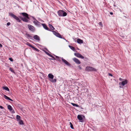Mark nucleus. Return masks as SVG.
Returning a JSON list of instances; mask_svg holds the SVG:
<instances>
[{
	"label": "nucleus",
	"instance_id": "2eb2a0df",
	"mask_svg": "<svg viewBox=\"0 0 131 131\" xmlns=\"http://www.w3.org/2000/svg\"><path fill=\"white\" fill-rule=\"evenodd\" d=\"M20 18H21V19L24 21L25 22H27L28 21V19H27L25 17H24L23 18L22 17H20Z\"/></svg>",
	"mask_w": 131,
	"mask_h": 131
},
{
	"label": "nucleus",
	"instance_id": "a18cd8bd",
	"mask_svg": "<svg viewBox=\"0 0 131 131\" xmlns=\"http://www.w3.org/2000/svg\"><path fill=\"white\" fill-rule=\"evenodd\" d=\"M2 47V45L0 43V47Z\"/></svg>",
	"mask_w": 131,
	"mask_h": 131
},
{
	"label": "nucleus",
	"instance_id": "09e8293b",
	"mask_svg": "<svg viewBox=\"0 0 131 131\" xmlns=\"http://www.w3.org/2000/svg\"><path fill=\"white\" fill-rule=\"evenodd\" d=\"M121 83L120 82V83H119V84L120 85Z\"/></svg>",
	"mask_w": 131,
	"mask_h": 131
},
{
	"label": "nucleus",
	"instance_id": "79ce46f5",
	"mask_svg": "<svg viewBox=\"0 0 131 131\" xmlns=\"http://www.w3.org/2000/svg\"><path fill=\"white\" fill-rule=\"evenodd\" d=\"M9 100L11 101H13V100H12V99H10V98H9Z\"/></svg>",
	"mask_w": 131,
	"mask_h": 131
},
{
	"label": "nucleus",
	"instance_id": "6e6552de",
	"mask_svg": "<svg viewBox=\"0 0 131 131\" xmlns=\"http://www.w3.org/2000/svg\"><path fill=\"white\" fill-rule=\"evenodd\" d=\"M33 22L35 24L39 26H40L42 24L37 20L34 21Z\"/></svg>",
	"mask_w": 131,
	"mask_h": 131
},
{
	"label": "nucleus",
	"instance_id": "58836bf2",
	"mask_svg": "<svg viewBox=\"0 0 131 131\" xmlns=\"http://www.w3.org/2000/svg\"><path fill=\"white\" fill-rule=\"evenodd\" d=\"M109 75L110 76H112L113 75H112V74H110V73H109Z\"/></svg>",
	"mask_w": 131,
	"mask_h": 131
},
{
	"label": "nucleus",
	"instance_id": "c756f323",
	"mask_svg": "<svg viewBox=\"0 0 131 131\" xmlns=\"http://www.w3.org/2000/svg\"><path fill=\"white\" fill-rule=\"evenodd\" d=\"M9 70L11 71L12 72H13L14 73H15L14 71V70L12 69V68H10L9 69Z\"/></svg>",
	"mask_w": 131,
	"mask_h": 131
},
{
	"label": "nucleus",
	"instance_id": "9b49d317",
	"mask_svg": "<svg viewBox=\"0 0 131 131\" xmlns=\"http://www.w3.org/2000/svg\"><path fill=\"white\" fill-rule=\"evenodd\" d=\"M41 25L43 26V27L46 30L50 31L51 30L48 28L47 26L45 24H42Z\"/></svg>",
	"mask_w": 131,
	"mask_h": 131
},
{
	"label": "nucleus",
	"instance_id": "aec40b11",
	"mask_svg": "<svg viewBox=\"0 0 131 131\" xmlns=\"http://www.w3.org/2000/svg\"><path fill=\"white\" fill-rule=\"evenodd\" d=\"M49 26L50 28L52 30H53L54 29V28L53 26L51 24H49Z\"/></svg>",
	"mask_w": 131,
	"mask_h": 131
},
{
	"label": "nucleus",
	"instance_id": "4be33fe9",
	"mask_svg": "<svg viewBox=\"0 0 131 131\" xmlns=\"http://www.w3.org/2000/svg\"><path fill=\"white\" fill-rule=\"evenodd\" d=\"M54 56L56 57V58H57V60H58L59 61H60V62L61 61V59H61V57H59L58 56H56L55 55H54Z\"/></svg>",
	"mask_w": 131,
	"mask_h": 131
},
{
	"label": "nucleus",
	"instance_id": "20e7f679",
	"mask_svg": "<svg viewBox=\"0 0 131 131\" xmlns=\"http://www.w3.org/2000/svg\"><path fill=\"white\" fill-rule=\"evenodd\" d=\"M28 27L29 30L30 31H35V28L33 26L29 24L28 25Z\"/></svg>",
	"mask_w": 131,
	"mask_h": 131
},
{
	"label": "nucleus",
	"instance_id": "39448f33",
	"mask_svg": "<svg viewBox=\"0 0 131 131\" xmlns=\"http://www.w3.org/2000/svg\"><path fill=\"white\" fill-rule=\"evenodd\" d=\"M53 32L54 34L57 37L60 38H62L61 35L59 33L57 32L54 31H53Z\"/></svg>",
	"mask_w": 131,
	"mask_h": 131
},
{
	"label": "nucleus",
	"instance_id": "7c9ffc66",
	"mask_svg": "<svg viewBox=\"0 0 131 131\" xmlns=\"http://www.w3.org/2000/svg\"><path fill=\"white\" fill-rule=\"evenodd\" d=\"M32 48L34 50H35L37 51H38L39 50L38 49L35 47H34L33 46V47H32Z\"/></svg>",
	"mask_w": 131,
	"mask_h": 131
},
{
	"label": "nucleus",
	"instance_id": "473e14b6",
	"mask_svg": "<svg viewBox=\"0 0 131 131\" xmlns=\"http://www.w3.org/2000/svg\"><path fill=\"white\" fill-rule=\"evenodd\" d=\"M9 60L11 61L12 62L13 61V59L11 58H9Z\"/></svg>",
	"mask_w": 131,
	"mask_h": 131
},
{
	"label": "nucleus",
	"instance_id": "f257e3e1",
	"mask_svg": "<svg viewBox=\"0 0 131 131\" xmlns=\"http://www.w3.org/2000/svg\"><path fill=\"white\" fill-rule=\"evenodd\" d=\"M58 15L59 16H65L67 15V13L63 10H59L58 12Z\"/></svg>",
	"mask_w": 131,
	"mask_h": 131
},
{
	"label": "nucleus",
	"instance_id": "a878e982",
	"mask_svg": "<svg viewBox=\"0 0 131 131\" xmlns=\"http://www.w3.org/2000/svg\"><path fill=\"white\" fill-rule=\"evenodd\" d=\"M71 104L73 106H76V107H79V105H78L77 104H75L74 103H71Z\"/></svg>",
	"mask_w": 131,
	"mask_h": 131
},
{
	"label": "nucleus",
	"instance_id": "a19ab883",
	"mask_svg": "<svg viewBox=\"0 0 131 131\" xmlns=\"http://www.w3.org/2000/svg\"><path fill=\"white\" fill-rule=\"evenodd\" d=\"M78 67L80 69H82V68L80 67V66H79Z\"/></svg>",
	"mask_w": 131,
	"mask_h": 131
},
{
	"label": "nucleus",
	"instance_id": "c9c22d12",
	"mask_svg": "<svg viewBox=\"0 0 131 131\" xmlns=\"http://www.w3.org/2000/svg\"><path fill=\"white\" fill-rule=\"evenodd\" d=\"M99 24L100 26H101V25H102L101 22H100L99 23Z\"/></svg>",
	"mask_w": 131,
	"mask_h": 131
},
{
	"label": "nucleus",
	"instance_id": "393cba45",
	"mask_svg": "<svg viewBox=\"0 0 131 131\" xmlns=\"http://www.w3.org/2000/svg\"><path fill=\"white\" fill-rule=\"evenodd\" d=\"M69 47L71 50H72L73 51H75V49L73 47L70 45L69 46Z\"/></svg>",
	"mask_w": 131,
	"mask_h": 131
},
{
	"label": "nucleus",
	"instance_id": "c85d7f7f",
	"mask_svg": "<svg viewBox=\"0 0 131 131\" xmlns=\"http://www.w3.org/2000/svg\"><path fill=\"white\" fill-rule=\"evenodd\" d=\"M19 121V123L20 125H23V121L21 120H20Z\"/></svg>",
	"mask_w": 131,
	"mask_h": 131
},
{
	"label": "nucleus",
	"instance_id": "7ed1b4c3",
	"mask_svg": "<svg viewBox=\"0 0 131 131\" xmlns=\"http://www.w3.org/2000/svg\"><path fill=\"white\" fill-rule=\"evenodd\" d=\"M9 15L11 16V17H13L14 19H16L17 21L20 22V20L19 18L17 17L16 15H14L13 13H9Z\"/></svg>",
	"mask_w": 131,
	"mask_h": 131
},
{
	"label": "nucleus",
	"instance_id": "49530a36",
	"mask_svg": "<svg viewBox=\"0 0 131 131\" xmlns=\"http://www.w3.org/2000/svg\"><path fill=\"white\" fill-rule=\"evenodd\" d=\"M32 18L34 19L35 20H36L35 18L34 17H32Z\"/></svg>",
	"mask_w": 131,
	"mask_h": 131
},
{
	"label": "nucleus",
	"instance_id": "423d86ee",
	"mask_svg": "<svg viewBox=\"0 0 131 131\" xmlns=\"http://www.w3.org/2000/svg\"><path fill=\"white\" fill-rule=\"evenodd\" d=\"M74 54L75 56L78 58H80L82 59H83L84 58V57L82 56L79 53H75Z\"/></svg>",
	"mask_w": 131,
	"mask_h": 131
},
{
	"label": "nucleus",
	"instance_id": "b1692460",
	"mask_svg": "<svg viewBox=\"0 0 131 131\" xmlns=\"http://www.w3.org/2000/svg\"><path fill=\"white\" fill-rule=\"evenodd\" d=\"M16 118L17 119L18 121H19L20 120V116L18 115H17L16 116Z\"/></svg>",
	"mask_w": 131,
	"mask_h": 131
},
{
	"label": "nucleus",
	"instance_id": "ea45409f",
	"mask_svg": "<svg viewBox=\"0 0 131 131\" xmlns=\"http://www.w3.org/2000/svg\"><path fill=\"white\" fill-rule=\"evenodd\" d=\"M0 108L1 109L3 108V107L1 105H0Z\"/></svg>",
	"mask_w": 131,
	"mask_h": 131
},
{
	"label": "nucleus",
	"instance_id": "9d476101",
	"mask_svg": "<svg viewBox=\"0 0 131 131\" xmlns=\"http://www.w3.org/2000/svg\"><path fill=\"white\" fill-rule=\"evenodd\" d=\"M82 116H84L81 115H78L77 116L78 118L80 121V122H82L83 121Z\"/></svg>",
	"mask_w": 131,
	"mask_h": 131
},
{
	"label": "nucleus",
	"instance_id": "0eeeda50",
	"mask_svg": "<svg viewBox=\"0 0 131 131\" xmlns=\"http://www.w3.org/2000/svg\"><path fill=\"white\" fill-rule=\"evenodd\" d=\"M61 59L62 62L66 65L69 66L70 64L66 60L64 59L63 58H61Z\"/></svg>",
	"mask_w": 131,
	"mask_h": 131
},
{
	"label": "nucleus",
	"instance_id": "412c9836",
	"mask_svg": "<svg viewBox=\"0 0 131 131\" xmlns=\"http://www.w3.org/2000/svg\"><path fill=\"white\" fill-rule=\"evenodd\" d=\"M50 81L54 83L56 82L57 81V80L56 79H53L52 80L49 79Z\"/></svg>",
	"mask_w": 131,
	"mask_h": 131
},
{
	"label": "nucleus",
	"instance_id": "72a5a7b5",
	"mask_svg": "<svg viewBox=\"0 0 131 131\" xmlns=\"http://www.w3.org/2000/svg\"><path fill=\"white\" fill-rule=\"evenodd\" d=\"M10 23H9V22H8V23H7V26H9V25H10Z\"/></svg>",
	"mask_w": 131,
	"mask_h": 131
},
{
	"label": "nucleus",
	"instance_id": "dca6fc26",
	"mask_svg": "<svg viewBox=\"0 0 131 131\" xmlns=\"http://www.w3.org/2000/svg\"><path fill=\"white\" fill-rule=\"evenodd\" d=\"M7 107L8 109L10 111L12 112L13 113L14 112V111L12 110V107L10 105H8L7 106Z\"/></svg>",
	"mask_w": 131,
	"mask_h": 131
},
{
	"label": "nucleus",
	"instance_id": "a211bd4d",
	"mask_svg": "<svg viewBox=\"0 0 131 131\" xmlns=\"http://www.w3.org/2000/svg\"><path fill=\"white\" fill-rule=\"evenodd\" d=\"M77 42L79 44H81L83 43V41L80 39H78L77 40Z\"/></svg>",
	"mask_w": 131,
	"mask_h": 131
},
{
	"label": "nucleus",
	"instance_id": "cd10ccee",
	"mask_svg": "<svg viewBox=\"0 0 131 131\" xmlns=\"http://www.w3.org/2000/svg\"><path fill=\"white\" fill-rule=\"evenodd\" d=\"M4 98L6 99L9 100V98L5 95H4Z\"/></svg>",
	"mask_w": 131,
	"mask_h": 131
},
{
	"label": "nucleus",
	"instance_id": "f704fd0d",
	"mask_svg": "<svg viewBox=\"0 0 131 131\" xmlns=\"http://www.w3.org/2000/svg\"><path fill=\"white\" fill-rule=\"evenodd\" d=\"M119 79L120 81H122L123 80V79L121 78H119Z\"/></svg>",
	"mask_w": 131,
	"mask_h": 131
},
{
	"label": "nucleus",
	"instance_id": "5701e85b",
	"mask_svg": "<svg viewBox=\"0 0 131 131\" xmlns=\"http://www.w3.org/2000/svg\"><path fill=\"white\" fill-rule=\"evenodd\" d=\"M3 88L5 90H6L8 91H9V89L7 87L3 86Z\"/></svg>",
	"mask_w": 131,
	"mask_h": 131
},
{
	"label": "nucleus",
	"instance_id": "6ab92c4d",
	"mask_svg": "<svg viewBox=\"0 0 131 131\" xmlns=\"http://www.w3.org/2000/svg\"><path fill=\"white\" fill-rule=\"evenodd\" d=\"M26 35L27 37L29 39H32V37L29 34H26Z\"/></svg>",
	"mask_w": 131,
	"mask_h": 131
},
{
	"label": "nucleus",
	"instance_id": "f8f14e48",
	"mask_svg": "<svg viewBox=\"0 0 131 131\" xmlns=\"http://www.w3.org/2000/svg\"><path fill=\"white\" fill-rule=\"evenodd\" d=\"M33 38L35 39L38 41H39L40 40L39 37L37 35H34L33 37Z\"/></svg>",
	"mask_w": 131,
	"mask_h": 131
},
{
	"label": "nucleus",
	"instance_id": "f3484780",
	"mask_svg": "<svg viewBox=\"0 0 131 131\" xmlns=\"http://www.w3.org/2000/svg\"><path fill=\"white\" fill-rule=\"evenodd\" d=\"M127 80H125L122 82L121 83V84L123 86H124V85L127 84Z\"/></svg>",
	"mask_w": 131,
	"mask_h": 131
},
{
	"label": "nucleus",
	"instance_id": "bb28decb",
	"mask_svg": "<svg viewBox=\"0 0 131 131\" xmlns=\"http://www.w3.org/2000/svg\"><path fill=\"white\" fill-rule=\"evenodd\" d=\"M26 44L28 46H29V47H30L31 48H32V47H33V46H32L31 45L29 42H27L26 43Z\"/></svg>",
	"mask_w": 131,
	"mask_h": 131
},
{
	"label": "nucleus",
	"instance_id": "de8ad7c7",
	"mask_svg": "<svg viewBox=\"0 0 131 131\" xmlns=\"http://www.w3.org/2000/svg\"><path fill=\"white\" fill-rule=\"evenodd\" d=\"M49 59L50 60H53V59L52 58H49Z\"/></svg>",
	"mask_w": 131,
	"mask_h": 131
},
{
	"label": "nucleus",
	"instance_id": "e433bc0d",
	"mask_svg": "<svg viewBox=\"0 0 131 131\" xmlns=\"http://www.w3.org/2000/svg\"><path fill=\"white\" fill-rule=\"evenodd\" d=\"M45 53H46V54H47L48 55H49V53H48V52H46Z\"/></svg>",
	"mask_w": 131,
	"mask_h": 131
},
{
	"label": "nucleus",
	"instance_id": "ddd939ff",
	"mask_svg": "<svg viewBox=\"0 0 131 131\" xmlns=\"http://www.w3.org/2000/svg\"><path fill=\"white\" fill-rule=\"evenodd\" d=\"M48 77L49 79H53L54 78V76L52 74L49 73L48 75Z\"/></svg>",
	"mask_w": 131,
	"mask_h": 131
},
{
	"label": "nucleus",
	"instance_id": "37998d69",
	"mask_svg": "<svg viewBox=\"0 0 131 131\" xmlns=\"http://www.w3.org/2000/svg\"><path fill=\"white\" fill-rule=\"evenodd\" d=\"M52 58H53V60H56V59L53 56L52 57Z\"/></svg>",
	"mask_w": 131,
	"mask_h": 131
},
{
	"label": "nucleus",
	"instance_id": "c03bdc74",
	"mask_svg": "<svg viewBox=\"0 0 131 131\" xmlns=\"http://www.w3.org/2000/svg\"><path fill=\"white\" fill-rule=\"evenodd\" d=\"M110 14H111V15H112L113 14V13L111 12L110 13Z\"/></svg>",
	"mask_w": 131,
	"mask_h": 131
},
{
	"label": "nucleus",
	"instance_id": "2f4dec72",
	"mask_svg": "<svg viewBox=\"0 0 131 131\" xmlns=\"http://www.w3.org/2000/svg\"><path fill=\"white\" fill-rule=\"evenodd\" d=\"M70 127L72 129H73L74 128L73 127V125H72V123L71 122H70Z\"/></svg>",
	"mask_w": 131,
	"mask_h": 131
},
{
	"label": "nucleus",
	"instance_id": "4c0bfd02",
	"mask_svg": "<svg viewBox=\"0 0 131 131\" xmlns=\"http://www.w3.org/2000/svg\"><path fill=\"white\" fill-rule=\"evenodd\" d=\"M48 56L51 57H53V56L51 54H49Z\"/></svg>",
	"mask_w": 131,
	"mask_h": 131
},
{
	"label": "nucleus",
	"instance_id": "f03ea898",
	"mask_svg": "<svg viewBox=\"0 0 131 131\" xmlns=\"http://www.w3.org/2000/svg\"><path fill=\"white\" fill-rule=\"evenodd\" d=\"M85 70L86 71H96V70L95 69L90 66L86 67L85 69Z\"/></svg>",
	"mask_w": 131,
	"mask_h": 131
},
{
	"label": "nucleus",
	"instance_id": "4468645a",
	"mask_svg": "<svg viewBox=\"0 0 131 131\" xmlns=\"http://www.w3.org/2000/svg\"><path fill=\"white\" fill-rule=\"evenodd\" d=\"M21 14L24 16L25 17V18L27 19H29L28 15L26 13H21Z\"/></svg>",
	"mask_w": 131,
	"mask_h": 131
},
{
	"label": "nucleus",
	"instance_id": "1a4fd4ad",
	"mask_svg": "<svg viewBox=\"0 0 131 131\" xmlns=\"http://www.w3.org/2000/svg\"><path fill=\"white\" fill-rule=\"evenodd\" d=\"M73 61L77 64H80L81 63L80 61L77 59L74 58L73 59Z\"/></svg>",
	"mask_w": 131,
	"mask_h": 131
}]
</instances>
